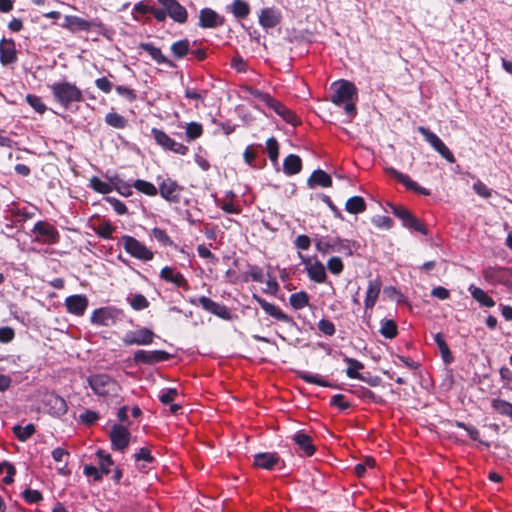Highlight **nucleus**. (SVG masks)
<instances>
[{
    "instance_id": "nucleus-18",
    "label": "nucleus",
    "mask_w": 512,
    "mask_h": 512,
    "mask_svg": "<svg viewBox=\"0 0 512 512\" xmlns=\"http://www.w3.org/2000/svg\"><path fill=\"white\" fill-rule=\"evenodd\" d=\"M45 407L50 414L57 417L64 415L68 410L66 401L56 394L46 396Z\"/></svg>"
},
{
    "instance_id": "nucleus-38",
    "label": "nucleus",
    "mask_w": 512,
    "mask_h": 512,
    "mask_svg": "<svg viewBox=\"0 0 512 512\" xmlns=\"http://www.w3.org/2000/svg\"><path fill=\"white\" fill-rule=\"evenodd\" d=\"M93 230L98 236L110 239L115 231V227L108 221H101L99 224L94 225Z\"/></svg>"
},
{
    "instance_id": "nucleus-39",
    "label": "nucleus",
    "mask_w": 512,
    "mask_h": 512,
    "mask_svg": "<svg viewBox=\"0 0 512 512\" xmlns=\"http://www.w3.org/2000/svg\"><path fill=\"white\" fill-rule=\"evenodd\" d=\"M231 12L237 18H245L250 12V7L245 1L234 0L231 5Z\"/></svg>"
},
{
    "instance_id": "nucleus-56",
    "label": "nucleus",
    "mask_w": 512,
    "mask_h": 512,
    "mask_svg": "<svg viewBox=\"0 0 512 512\" xmlns=\"http://www.w3.org/2000/svg\"><path fill=\"white\" fill-rule=\"evenodd\" d=\"M114 189L122 196L129 197L132 195L131 185L122 180L114 181Z\"/></svg>"
},
{
    "instance_id": "nucleus-2",
    "label": "nucleus",
    "mask_w": 512,
    "mask_h": 512,
    "mask_svg": "<svg viewBox=\"0 0 512 512\" xmlns=\"http://www.w3.org/2000/svg\"><path fill=\"white\" fill-rule=\"evenodd\" d=\"M54 99L63 107L68 108L73 102H80L83 99L81 90L73 83L62 81L49 86Z\"/></svg>"
},
{
    "instance_id": "nucleus-45",
    "label": "nucleus",
    "mask_w": 512,
    "mask_h": 512,
    "mask_svg": "<svg viewBox=\"0 0 512 512\" xmlns=\"http://www.w3.org/2000/svg\"><path fill=\"white\" fill-rule=\"evenodd\" d=\"M189 48V41L184 39L173 43L171 46V51L177 58H182L188 53Z\"/></svg>"
},
{
    "instance_id": "nucleus-28",
    "label": "nucleus",
    "mask_w": 512,
    "mask_h": 512,
    "mask_svg": "<svg viewBox=\"0 0 512 512\" xmlns=\"http://www.w3.org/2000/svg\"><path fill=\"white\" fill-rule=\"evenodd\" d=\"M471 296L482 306L484 307H493L495 305V301L481 288L470 285L468 288Z\"/></svg>"
},
{
    "instance_id": "nucleus-7",
    "label": "nucleus",
    "mask_w": 512,
    "mask_h": 512,
    "mask_svg": "<svg viewBox=\"0 0 512 512\" xmlns=\"http://www.w3.org/2000/svg\"><path fill=\"white\" fill-rule=\"evenodd\" d=\"M121 311L115 307H102L93 311L91 323L97 326H112L116 323Z\"/></svg>"
},
{
    "instance_id": "nucleus-57",
    "label": "nucleus",
    "mask_w": 512,
    "mask_h": 512,
    "mask_svg": "<svg viewBox=\"0 0 512 512\" xmlns=\"http://www.w3.org/2000/svg\"><path fill=\"white\" fill-rule=\"evenodd\" d=\"M198 304L203 308L205 309L206 311H209L213 314V312L215 311V309H217L218 307V303H216L215 301L211 300L210 298L206 297V296H201L198 298Z\"/></svg>"
},
{
    "instance_id": "nucleus-33",
    "label": "nucleus",
    "mask_w": 512,
    "mask_h": 512,
    "mask_svg": "<svg viewBox=\"0 0 512 512\" xmlns=\"http://www.w3.org/2000/svg\"><path fill=\"white\" fill-rule=\"evenodd\" d=\"M345 208L351 214H358L365 211L366 204L362 197L354 196L347 200Z\"/></svg>"
},
{
    "instance_id": "nucleus-44",
    "label": "nucleus",
    "mask_w": 512,
    "mask_h": 512,
    "mask_svg": "<svg viewBox=\"0 0 512 512\" xmlns=\"http://www.w3.org/2000/svg\"><path fill=\"white\" fill-rule=\"evenodd\" d=\"M492 407L502 415L509 416L512 418V404L501 399H494L492 401Z\"/></svg>"
},
{
    "instance_id": "nucleus-20",
    "label": "nucleus",
    "mask_w": 512,
    "mask_h": 512,
    "mask_svg": "<svg viewBox=\"0 0 512 512\" xmlns=\"http://www.w3.org/2000/svg\"><path fill=\"white\" fill-rule=\"evenodd\" d=\"M93 26H95L94 22L72 15L65 16L64 22L62 24L63 28L73 33L78 31H88Z\"/></svg>"
},
{
    "instance_id": "nucleus-62",
    "label": "nucleus",
    "mask_w": 512,
    "mask_h": 512,
    "mask_svg": "<svg viewBox=\"0 0 512 512\" xmlns=\"http://www.w3.org/2000/svg\"><path fill=\"white\" fill-rule=\"evenodd\" d=\"M134 458L136 461H145V462H152L153 456L151 455V452L148 448L142 447L138 452L134 454Z\"/></svg>"
},
{
    "instance_id": "nucleus-6",
    "label": "nucleus",
    "mask_w": 512,
    "mask_h": 512,
    "mask_svg": "<svg viewBox=\"0 0 512 512\" xmlns=\"http://www.w3.org/2000/svg\"><path fill=\"white\" fill-rule=\"evenodd\" d=\"M151 134L156 141V143L161 146L164 150L172 151L179 155H186L188 152V147L183 145L182 143L176 142L173 138H171L168 134H166L163 130L152 128Z\"/></svg>"
},
{
    "instance_id": "nucleus-9",
    "label": "nucleus",
    "mask_w": 512,
    "mask_h": 512,
    "mask_svg": "<svg viewBox=\"0 0 512 512\" xmlns=\"http://www.w3.org/2000/svg\"><path fill=\"white\" fill-rule=\"evenodd\" d=\"M391 209L392 213L402 221L405 227L424 235L427 234L425 226L417 218H415L407 209H405L404 207L394 205L391 206Z\"/></svg>"
},
{
    "instance_id": "nucleus-13",
    "label": "nucleus",
    "mask_w": 512,
    "mask_h": 512,
    "mask_svg": "<svg viewBox=\"0 0 512 512\" xmlns=\"http://www.w3.org/2000/svg\"><path fill=\"white\" fill-rule=\"evenodd\" d=\"M301 262L306 265L308 276L311 280L317 283H323L326 280V272L323 263L315 261L311 263L310 259L299 253Z\"/></svg>"
},
{
    "instance_id": "nucleus-24",
    "label": "nucleus",
    "mask_w": 512,
    "mask_h": 512,
    "mask_svg": "<svg viewBox=\"0 0 512 512\" xmlns=\"http://www.w3.org/2000/svg\"><path fill=\"white\" fill-rule=\"evenodd\" d=\"M281 21V13L274 8H264L259 14V23L265 28H273Z\"/></svg>"
},
{
    "instance_id": "nucleus-34",
    "label": "nucleus",
    "mask_w": 512,
    "mask_h": 512,
    "mask_svg": "<svg viewBox=\"0 0 512 512\" xmlns=\"http://www.w3.org/2000/svg\"><path fill=\"white\" fill-rule=\"evenodd\" d=\"M90 187L98 193L108 194L114 190V181L108 183L94 176L90 179Z\"/></svg>"
},
{
    "instance_id": "nucleus-47",
    "label": "nucleus",
    "mask_w": 512,
    "mask_h": 512,
    "mask_svg": "<svg viewBox=\"0 0 512 512\" xmlns=\"http://www.w3.org/2000/svg\"><path fill=\"white\" fill-rule=\"evenodd\" d=\"M97 457L99 459V465L101 472L104 474L110 473V466L113 465V461L111 459V456L109 454H106L102 450L97 451Z\"/></svg>"
},
{
    "instance_id": "nucleus-15",
    "label": "nucleus",
    "mask_w": 512,
    "mask_h": 512,
    "mask_svg": "<svg viewBox=\"0 0 512 512\" xmlns=\"http://www.w3.org/2000/svg\"><path fill=\"white\" fill-rule=\"evenodd\" d=\"M170 357L169 353L163 350L145 351L138 350L134 354V361L136 363L154 364L168 360Z\"/></svg>"
},
{
    "instance_id": "nucleus-31",
    "label": "nucleus",
    "mask_w": 512,
    "mask_h": 512,
    "mask_svg": "<svg viewBox=\"0 0 512 512\" xmlns=\"http://www.w3.org/2000/svg\"><path fill=\"white\" fill-rule=\"evenodd\" d=\"M310 186L319 185L322 187H329L332 184L330 175L323 170H316L313 172L309 179Z\"/></svg>"
},
{
    "instance_id": "nucleus-30",
    "label": "nucleus",
    "mask_w": 512,
    "mask_h": 512,
    "mask_svg": "<svg viewBox=\"0 0 512 512\" xmlns=\"http://www.w3.org/2000/svg\"><path fill=\"white\" fill-rule=\"evenodd\" d=\"M344 362L348 364L346 375L349 378L363 380V377L360 375L359 371L364 368V365L360 361L354 358L344 357Z\"/></svg>"
},
{
    "instance_id": "nucleus-61",
    "label": "nucleus",
    "mask_w": 512,
    "mask_h": 512,
    "mask_svg": "<svg viewBox=\"0 0 512 512\" xmlns=\"http://www.w3.org/2000/svg\"><path fill=\"white\" fill-rule=\"evenodd\" d=\"M15 336L14 330L11 327H1L0 328V342L1 343H9L13 340Z\"/></svg>"
},
{
    "instance_id": "nucleus-1",
    "label": "nucleus",
    "mask_w": 512,
    "mask_h": 512,
    "mask_svg": "<svg viewBox=\"0 0 512 512\" xmlns=\"http://www.w3.org/2000/svg\"><path fill=\"white\" fill-rule=\"evenodd\" d=\"M88 383L93 392L106 401L117 400L120 397L121 386L106 374L92 375L88 378Z\"/></svg>"
},
{
    "instance_id": "nucleus-29",
    "label": "nucleus",
    "mask_w": 512,
    "mask_h": 512,
    "mask_svg": "<svg viewBox=\"0 0 512 512\" xmlns=\"http://www.w3.org/2000/svg\"><path fill=\"white\" fill-rule=\"evenodd\" d=\"M302 162L299 156L290 154L287 156L283 163L284 172L288 175L297 174L300 172Z\"/></svg>"
},
{
    "instance_id": "nucleus-48",
    "label": "nucleus",
    "mask_w": 512,
    "mask_h": 512,
    "mask_svg": "<svg viewBox=\"0 0 512 512\" xmlns=\"http://www.w3.org/2000/svg\"><path fill=\"white\" fill-rule=\"evenodd\" d=\"M434 340L442 354V357L445 362H450L451 360V354L448 345L446 344L443 336L440 333H437L434 336Z\"/></svg>"
},
{
    "instance_id": "nucleus-50",
    "label": "nucleus",
    "mask_w": 512,
    "mask_h": 512,
    "mask_svg": "<svg viewBox=\"0 0 512 512\" xmlns=\"http://www.w3.org/2000/svg\"><path fill=\"white\" fill-rule=\"evenodd\" d=\"M152 236L164 246L176 247V245L174 244L172 239L167 235V233L160 228L152 229Z\"/></svg>"
},
{
    "instance_id": "nucleus-5",
    "label": "nucleus",
    "mask_w": 512,
    "mask_h": 512,
    "mask_svg": "<svg viewBox=\"0 0 512 512\" xmlns=\"http://www.w3.org/2000/svg\"><path fill=\"white\" fill-rule=\"evenodd\" d=\"M417 131L446 161L449 163H454L456 161L453 153L435 133L424 126H419Z\"/></svg>"
},
{
    "instance_id": "nucleus-10",
    "label": "nucleus",
    "mask_w": 512,
    "mask_h": 512,
    "mask_svg": "<svg viewBox=\"0 0 512 512\" xmlns=\"http://www.w3.org/2000/svg\"><path fill=\"white\" fill-rule=\"evenodd\" d=\"M33 233L37 234L36 240L44 244H54L59 239V233L55 227L45 221H38L34 225Z\"/></svg>"
},
{
    "instance_id": "nucleus-53",
    "label": "nucleus",
    "mask_w": 512,
    "mask_h": 512,
    "mask_svg": "<svg viewBox=\"0 0 512 512\" xmlns=\"http://www.w3.org/2000/svg\"><path fill=\"white\" fill-rule=\"evenodd\" d=\"M327 267L331 273L339 275L343 271L344 265L339 257H332L328 260Z\"/></svg>"
},
{
    "instance_id": "nucleus-58",
    "label": "nucleus",
    "mask_w": 512,
    "mask_h": 512,
    "mask_svg": "<svg viewBox=\"0 0 512 512\" xmlns=\"http://www.w3.org/2000/svg\"><path fill=\"white\" fill-rule=\"evenodd\" d=\"M318 329L327 336H332L335 333L334 324L327 319H322L319 321Z\"/></svg>"
},
{
    "instance_id": "nucleus-27",
    "label": "nucleus",
    "mask_w": 512,
    "mask_h": 512,
    "mask_svg": "<svg viewBox=\"0 0 512 512\" xmlns=\"http://www.w3.org/2000/svg\"><path fill=\"white\" fill-rule=\"evenodd\" d=\"M294 442L298 445L299 449L306 455L312 456L315 452V447L312 444L311 437L301 431H298L293 436Z\"/></svg>"
},
{
    "instance_id": "nucleus-25",
    "label": "nucleus",
    "mask_w": 512,
    "mask_h": 512,
    "mask_svg": "<svg viewBox=\"0 0 512 512\" xmlns=\"http://www.w3.org/2000/svg\"><path fill=\"white\" fill-rule=\"evenodd\" d=\"M280 463V458L275 453H259L254 456V465L266 470H272Z\"/></svg>"
},
{
    "instance_id": "nucleus-46",
    "label": "nucleus",
    "mask_w": 512,
    "mask_h": 512,
    "mask_svg": "<svg viewBox=\"0 0 512 512\" xmlns=\"http://www.w3.org/2000/svg\"><path fill=\"white\" fill-rule=\"evenodd\" d=\"M203 134V127L198 122H190L186 126V137L189 141L199 138Z\"/></svg>"
},
{
    "instance_id": "nucleus-23",
    "label": "nucleus",
    "mask_w": 512,
    "mask_h": 512,
    "mask_svg": "<svg viewBox=\"0 0 512 512\" xmlns=\"http://www.w3.org/2000/svg\"><path fill=\"white\" fill-rule=\"evenodd\" d=\"M17 60L15 43L12 39L3 38L0 41V62L3 65L14 63Z\"/></svg>"
},
{
    "instance_id": "nucleus-55",
    "label": "nucleus",
    "mask_w": 512,
    "mask_h": 512,
    "mask_svg": "<svg viewBox=\"0 0 512 512\" xmlns=\"http://www.w3.org/2000/svg\"><path fill=\"white\" fill-rule=\"evenodd\" d=\"M473 190L476 194L483 198H489L492 195V190L488 188L482 181L477 180L473 184Z\"/></svg>"
},
{
    "instance_id": "nucleus-64",
    "label": "nucleus",
    "mask_w": 512,
    "mask_h": 512,
    "mask_svg": "<svg viewBox=\"0 0 512 512\" xmlns=\"http://www.w3.org/2000/svg\"><path fill=\"white\" fill-rule=\"evenodd\" d=\"M95 85L99 90L103 91L104 93L111 92L113 88V84L105 77L96 79Z\"/></svg>"
},
{
    "instance_id": "nucleus-26",
    "label": "nucleus",
    "mask_w": 512,
    "mask_h": 512,
    "mask_svg": "<svg viewBox=\"0 0 512 512\" xmlns=\"http://www.w3.org/2000/svg\"><path fill=\"white\" fill-rule=\"evenodd\" d=\"M160 277L167 282L173 283L177 287H183L187 289V280L185 277L180 272L175 271V269L169 266L162 268Z\"/></svg>"
},
{
    "instance_id": "nucleus-54",
    "label": "nucleus",
    "mask_w": 512,
    "mask_h": 512,
    "mask_svg": "<svg viewBox=\"0 0 512 512\" xmlns=\"http://www.w3.org/2000/svg\"><path fill=\"white\" fill-rule=\"evenodd\" d=\"M105 201L110 204L114 211L119 215H124L127 212L126 205L114 197H106Z\"/></svg>"
},
{
    "instance_id": "nucleus-21",
    "label": "nucleus",
    "mask_w": 512,
    "mask_h": 512,
    "mask_svg": "<svg viewBox=\"0 0 512 512\" xmlns=\"http://www.w3.org/2000/svg\"><path fill=\"white\" fill-rule=\"evenodd\" d=\"M224 19L213 9L204 8L199 14V25L202 28H215L221 26Z\"/></svg>"
},
{
    "instance_id": "nucleus-22",
    "label": "nucleus",
    "mask_w": 512,
    "mask_h": 512,
    "mask_svg": "<svg viewBox=\"0 0 512 512\" xmlns=\"http://www.w3.org/2000/svg\"><path fill=\"white\" fill-rule=\"evenodd\" d=\"M387 173L394 177L397 181L402 183L407 189H410L416 193L422 194V195H429L430 192L423 187H420L415 181H413L409 176L397 171L394 168H388Z\"/></svg>"
},
{
    "instance_id": "nucleus-37",
    "label": "nucleus",
    "mask_w": 512,
    "mask_h": 512,
    "mask_svg": "<svg viewBox=\"0 0 512 512\" xmlns=\"http://www.w3.org/2000/svg\"><path fill=\"white\" fill-rule=\"evenodd\" d=\"M289 302H290L291 306L294 309L299 310V309H302V308H304V307H306L308 305V303H309V296L304 291L293 293L289 297Z\"/></svg>"
},
{
    "instance_id": "nucleus-3",
    "label": "nucleus",
    "mask_w": 512,
    "mask_h": 512,
    "mask_svg": "<svg viewBox=\"0 0 512 512\" xmlns=\"http://www.w3.org/2000/svg\"><path fill=\"white\" fill-rule=\"evenodd\" d=\"M121 244L131 257L138 260L147 262L151 261L154 257V253L144 243L140 242L136 238L124 235L121 238Z\"/></svg>"
},
{
    "instance_id": "nucleus-4",
    "label": "nucleus",
    "mask_w": 512,
    "mask_h": 512,
    "mask_svg": "<svg viewBox=\"0 0 512 512\" xmlns=\"http://www.w3.org/2000/svg\"><path fill=\"white\" fill-rule=\"evenodd\" d=\"M357 89L355 85L346 80H339L331 85V101L338 106L344 102L356 100Z\"/></svg>"
},
{
    "instance_id": "nucleus-19",
    "label": "nucleus",
    "mask_w": 512,
    "mask_h": 512,
    "mask_svg": "<svg viewBox=\"0 0 512 512\" xmlns=\"http://www.w3.org/2000/svg\"><path fill=\"white\" fill-rule=\"evenodd\" d=\"M253 298L261 306V308L271 317L285 323L292 322V318L285 314L278 306L267 302L266 300L257 295H254Z\"/></svg>"
},
{
    "instance_id": "nucleus-59",
    "label": "nucleus",
    "mask_w": 512,
    "mask_h": 512,
    "mask_svg": "<svg viewBox=\"0 0 512 512\" xmlns=\"http://www.w3.org/2000/svg\"><path fill=\"white\" fill-rule=\"evenodd\" d=\"M266 147H267L269 158L272 161H275L278 157V143H277L276 139L269 138L266 142Z\"/></svg>"
},
{
    "instance_id": "nucleus-17",
    "label": "nucleus",
    "mask_w": 512,
    "mask_h": 512,
    "mask_svg": "<svg viewBox=\"0 0 512 512\" xmlns=\"http://www.w3.org/2000/svg\"><path fill=\"white\" fill-rule=\"evenodd\" d=\"M65 306L69 313L82 316L88 307V299L85 295H72L66 298Z\"/></svg>"
},
{
    "instance_id": "nucleus-43",
    "label": "nucleus",
    "mask_w": 512,
    "mask_h": 512,
    "mask_svg": "<svg viewBox=\"0 0 512 512\" xmlns=\"http://www.w3.org/2000/svg\"><path fill=\"white\" fill-rule=\"evenodd\" d=\"M128 301L131 307L136 311L146 309L149 306V301L142 294H134L128 298Z\"/></svg>"
},
{
    "instance_id": "nucleus-16",
    "label": "nucleus",
    "mask_w": 512,
    "mask_h": 512,
    "mask_svg": "<svg viewBox=\"0 0 512 512\" xmlns=\"http://www.w3.org/2000/svg\"><path fill=\"white\" fill-rule=\"evenodd\" d=\"M382 288V282L380 279H372L368 281L366 295L364 300L365 310H372L379 298Z\"/></svg>"
},
{
    "instance_id": "nucleus-60",
    "label": "nucleus",
    "mask_w": 512,
    "mask_h": 512,
    "mask_svg": "<svg viewBox=\"0 0 512 512\" xmlns=\"http://www.w3.org/2000/svg\"><path fill=\"white\" fill-rule=\"evenodd\" d=\"M375 226L384 229H390L393 226V220L388 216H376L373 218Z\"/></svg>"
},
{
    "instance_id": "nucleus-49",
    "label": "nucleus",
    "mask_w": 512,
    "mask_h": 512,
    "mask_svg": "<svg viewBox=\"0 0 512 512\" xmlns=\"http://www.w3.org/2000/svg\"><path fill=\"white\" fill-rule=\"evenodd\" d=\"M298 376L304 380L305 382L307 383H311V384H317V385H320V386H323V387H327V386H330L326 381H324L322 378H320L318 375H315V374H311L309 372H306V371H301L298 373Z\"/></svg>"
},
{
    "instance_id": "nucleus-42",
    "label": "nucleus",
    "mask_w": 512,
    "mask_h": 512,
    "mask_svg": "<svg viewBox=\"0 0 512 512\" xmlns=\"http://www.w3.org/2000/svg\"><path fill=\"white\" fill-rule=\"evenodd\" d=\"M13 431L20 441H26L34 434L35 427L33 424H28L24 427L16 425L14 426Z\"/></svg>"
},
{
    "instance_id": "nucleus-40",
    "label": "nucleus",
    "mask_w": 512,
    "mask_h": 512,
    "mask_svg": "<svg viewBox=\"0 0 512 512\" xmlns=\"http://www.w3.org/2000/svg\"><path fill=\"white\" fill-rule=\"evenodd\" d=\"M276 114L279 115L284 121L293 126H296L300 123L297 115L292 110L287 108L284 104L281 105L280 109L277 111Z\"/></svg>"
},
{
    "instance_id": "nucleus-32",
    "label": "nucleus",
    "mask_w": 512,
    "mask_h": 512,
    "mask_svg": "<svg viewBox=\"0 0 512 512\" xmlns=\"http://www.w3.org/2000/svg\"><path fill=\"white\" fill-rule=\"evenodd\" d=\"M139 48L146 51L158 64H165L168 62L161 50L151 43H141Z\"/></svg>"
},
{
    "instance_id": "nucleus-41",
    "label": "nucleus",
    "mask_w": 512,
    "mask_h": 512,
    "mask_svg": "<svg viewBox=\"0 0 512 512\" xmlns=\"http://www.w3.org/2000/svg\"><path fill=\"white\" fill-rule=\"evenodd\" d=\"M105 121L108 125L117 129H123L127 124L126 119L122 115L115 112L108 113L105 117Z\"/></svg>"
},
{
    "instance_id": "nucleus-12",
    "label": "nucleus",
    "mask_w": 512,
    "mask_h": 512,
    "mask_svg": "<svg viewBox=\"0 0 512 512\" xmlns=\"http://www.w3.org/2000/svg\"><path fill=\"white\" fill-rule=\"evenodd\" d=\"M158 185L159 188L157 189L162 198L172 203H178L180 201L182 187L175 180L165 178L159 182Z\"/></svg>"
},
{
    "instance_id": "nucleus-35",
    "label": "nucleus",
    "mask_w": 512,
    "mask_h": 512,
    "mask_svg": "<svg viewBox=\"0 0 512 512\" xmlns=\"http://www.w3.org/2000/svg\"><path fill=\"white\" fill-rule=\"evenodd\" d=\"M380 333L387 339H393L398 334V329L396 323L391 319H383L381 320Z\"/></svg>"
},
{
    "instance_id": "nucleus-63",
    "label": "nucleus",
    "mask_w": 512,
    "mask_h": 512,
    "mask_svg": "<svg viewBox=\"0 0 512 512\" xmlns=\"http://www.w3.org/2000/svg\"><path fill=\"white\" fill-rule=\"evenodd\" d=\"M356 393H357L358 397H360L362 399L370 400V401H374V402L380 401V399L377 398L371 390H369L365 387H360L359 389L356 390Z\"/></svg>"
},
{
    "instance_id": "nucleus-36",
    "label": "nucleus",
    "mask_w": 512,
    "mask_h": 512,
    "mask_svg": "<svg viewBox=\"0 0 512 512\" xmlns=\"http://www.w3.org/2000/svg\"><path fill=\"white\" fill-rule=\"evenodd\" d=\"M133 187L139 192L151 197L156 196L158 193V189L153 183L141 179H137L133 183Z\"/></svg>"
},
{
    "instance_id": "nucleus-52",
    "label": "nucleus",
    "mask_w": 512,
    "mask_h": 512,
    "mask_svg": "<svg viewBox=\"0 0 512 512\" xmlns=\"http://www.w3.org/2000/svg\"><path fill=\"white\" fill-rule=\"evenodd\" d=\"M26 100L36 112L43 114L46 111V105L42 102L40 97L29 94L26 96Z\"/></svg>"
},
{
    "instance_id": "nucleus-8",
    "label": "nucleus",
    "mask_w": 512,
    "mask_h": 512,
    "mask_svg": "<svg viewBox=\"0 0 512 512\" xmlns=\"http://www.w3.org/2000/svg\"><path fill=\"white\" fill-rule=\"evenodd\" d=\"M109 438L114 450L123 452L129 446L131 434L128 427L114 424L110 430Z\"/></svg>"
},
{
    "instance_id": "nucleus-51",
    "label": "nucleus",
    "mask_w": 512,
    "mask_h": 512,
    "mask_svg": "<svg viewBox=\"0 0 512 512\" xmlns=\"http://www.w3.org/2000/svg\"><path fill=\"white\" fill-rule=\"evenodd\" d=\"M316 249L323 254H327L330 252H334L333 248H335V239L333 240H327V239H318L316 241Z\"/></svg>"
},
{
    "instance_id": "nucleus-14",
    "label": "nucleus",
    "mask_w": 512,
    "mask_h": 512,
    "mask_svg": "<svg viewBox=\"0 0 512 512\" xmlns=\"http://www.w3.org/2000/svg\"><path fill=\"white\" fill-rule=\"evenodd\" d=\"M167 11L168 15L178 23H184L187 20L188 13L184 6L176 0H157Z\"/></svg>"
},
{
    "instance_id": "nucleus-11",
    "label": "nucleus",
    "mask_w": 512,
    "mask_h": 512,
    "mask_svg": "<svg viewBox=\"0 0 512 512\" xmlns=\"http://www.w3.org/2000/svg\"><path fill=\"white\" fill-rule=\"evenodd\" d=\"M154 333L148 328H141L135 331H128L122 338L126 346L149 345L153 342Z\"/></svg>"
}]
</instances>
